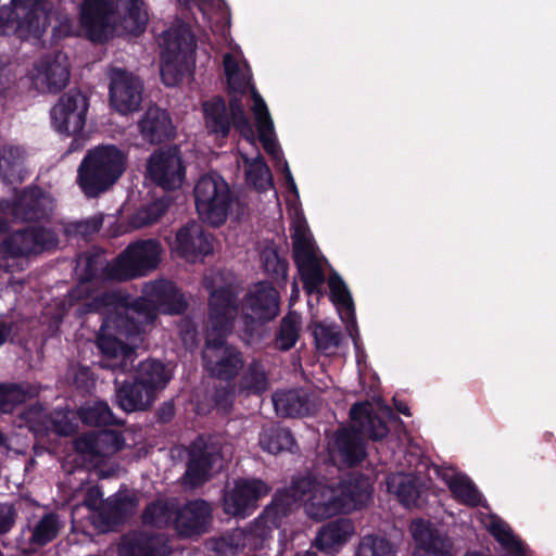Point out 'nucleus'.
Here are the masks:
<instances>
[{"instance_id": "1", "label": "nucleus", "mask_w": 556, "mask_h": 556, "mask_svg": "<svg viewBox=\"0 0 556 556\" xmlns=\"http://www.w3.org/2000/svg\"><path fill=\"white\" fill-rule=\"evenodd\" d=\"M185 309L184 294L166 280L146 283L143 296L131 304L119 292L103 293L90 304V311L104 315L98 337L99 349L110 358L122 356L124 362L131 358L140 332L155 320L157 312L180 314Z\"/></svg>"}, {"instance_id": "2", "label": "nucleus", "mask_w": 556, "mask_h": 556, "mask_svg": "<svg viewBox=\"0 0 556 556\" xmlns=\"http://www.w3.org/2000/svg\"><path fill=\"white\" fill-rule=\"evenodd\" d=\"M223 281L224 275L222 273H215L211 277L204 278L205 287L210 290L211 296L203 362L211 376L228 380L233 378L242 368L243 361L233 346L225 344L223 341L237 315L233 289L231 286L220 287Z\"/></svg>"}, {"instance_id": "3", "label": "nucleus", "mask_w": 556, "mask_h": 556, "mask_svg": "<svg viewBox=\"0 0 556 556\" xmlns=\"http://www.w3.org/2000/svg\"><path fill=\"white\" fill-rule=\"evenodd\" d=\"M80 24L92 41H105L124 34L144 31L149 14L141 0H84L79 8Z\"/></svg>"}, {"instance_id": "4", "label": "nucleus", "mask_w": 556, "mask_h": 556, "mask_svg": "<svg viewBox=\"0 0 556 556\" xmlns=\"http://www.w3.org/2000/svg\"><path fill=\"white\" fill-rule=\"evenodd\" d=\"M224 70L231 90L245 92L248 89H251L253 100L251 111L255 119L258 139L265 151L274 160L280 161L282 153L276 139L274 122L264 99L251 84V70L239 49L225 54Z\"/></svg>"}, {"instance_id": "5", "label": "nucleus", "mask_w": 556, "mask_h": 556, "mask_svg": "<svg viewBox=\"0 0 556 556\" xmlns=\"http://www.w3.org/2000/svg\"><path fill=\"white\" fill-rule=\"evenodd\" d=\"M127 167V155L113 144H100L87 151L77 168L76 181L84 194L96 198L110 190Z\"/></svg>"}, {"instance_id": "6", "label": "nucleus", "mask_w": 556, "mask_h": 556, "mask_svg": "<svg viewBox=\"0 0 556 556\" xmlns=\"http://www.w3.org/2000/svg\"><path fill=\"white\" fill-rule=\"evenodd\" d=\"M172 376V370L161 362H141L136 369L134 382L117 390L118 406L128 413L147 409L153 404L157 393L166 388Z\"/></svg>"}, {"instance_id": "7", "label": "nucleus", "mask_w": 556, "mask_h": 556, "mask_svg": "<svg viewBox=\"0 0 556 556\" xmlns=\"http://www.w3.org/2000/svg\"><path fill=\"white\" fill-rule=\"evenodd\" d=\"M292 227L294 262L304 289L307 293H317L325 282L328 262L316 247L305 220L296 218Z\"/></svg>"}, {"instance_id": "8", "label": "nucleus", "mask_w": 556, "mask_h": 556, "mask_svg": "<svg viewBox=\"0 0 556 556\" xmlns=\"http://www.w3.org/2000/svg\"><path fill=\"white\" fill-rule=\"evenodd\" d=\"M371 401L364 399L350 407V469L367 457L365 439L381 441L390 432L387 422L375 412Z\"/></svg>"}, {"instance_id": "9", "label": "nucleus", "mask_w": 556, "mask_h": 556, "mask_svg": "<svg viewBox=\"0 0 556 556\" xmlns=\"http://www.w3.org/2000/svg\"><path fill=\"white\" fill-rule=\"evenodd\" d=\"M161 76L166 86H176L194 63V38L186 27L163 33L161 41Z\"/></svg>"}, {"instance_id": "10", "label": "nucleus", "mask_w": 556, "mask_h": 556, "mask_svg": "<svg viewBox=\"0 0 556 556\" xmlns=\"http://www.w3.org/2000/svg\"><path fill=\"white\" fill-rule=\"evenodd\" d=\"M296 482L300 502H303L305 514L316 521L341 514L348 502V485L343 482L327 485L311 479Z\"/></svg>"}, {"instance_id": "11", "label": "nucleus", "mask_w": 556, "mask_h": 556, "mask_svg": "<svg viewBox=\"0 0 556 556\" xmlns=\"http://www.w3.org/2000/svg\"><path fill=\"white\" fill-rule=\"evenodd\" d=\"M194 199L200 218L212 226L226 222L233 203L229 185L215 173L204 175L198 180Z\"/></svg>"}, {"instance_id": "12", "label": "nucleus", "mask_w": 556, "mask_h": 556, "mask_svg": "<svg viewBox=\"0 0 556 556\" xmlns=\"http://www.w3.org/2000/svg\"><path fill=\"white\" fill-rule=\"evenodd\" d=\"M13 9L0 10V35L39 38L48 26L46 0H12Z\"/></svg>"}, {"instance_id": "13", "label": "nucleus", "mask_w": 556, "mask_h": 556, "mask_svg": "<svg viewBox=\"0 0 556 556\" xmlns=\"http://www.w3.org/2000/svg\"><path fill=\"white\" fill-rule=\"evenodd\" d=\"M162 248L157 240L137 241L106 266V277L114 280H129L146 276L155 269L161 261Z\"/></svg>"}, {"instance_id": "14", "label": "nucleus", "mask_w": 556, "mask_h": 556, "mask_svg": "<svg viewBox=\"0 0 556 556\" xmlns=\"http://www.w3.org/2000/svg\"><path fill=\"white\" fill-rule=\"evenodd\" d=\"M89 101L79 91H70L62 96L58 103L51 109V123L53 129L65 137L73 136L70 151L81 148L85 138L81 131L86 125Z\"/></svg>"}, {"instance_id": "15", "label": "nucleus", "mask_w": 556, "mask_h": 556, "mask_svg": "<svg viewBox=\"0 0 556 556\" xmlns=\"http://www.w3.org/2000/svg\"><path fill=\"white\" fill-rule=\"evenodd\" d=\"M189 464L184 475V484L197 488L205 483L210 477L220 470L224 463L231 456L229 448H224L215 443H204L202 440L194 442L189 452Z\"/></svg>"}, {"instance_id": "16", "label": "nucleus", "mask_w": 556, "mask_h": 556, "mask_svg": "<svg viewBox=\"0 0 556 556\" xmlns=\"http://www.w3.org/2000/svg\"><path fill=\"white\" fill-rule=\"evenodd\" d=\"M27 77L33 88L42 93H56L70 83L71 64L64 52H54L37 60Z\"/></svg>"}, {"instance_id": "17", "label": "nucleus", "mask_w": 556, "mask_h": 556, "mask_svg": "<svg viewBox=\"0 0 556 556\" xmlns=\"http://www.w3.org/2000/svg\"><path fill=\"white\" fill-rule=\"evenodd\" d=\"M271 486L257 478H241L233 482L223 498L225 514L245 517L256 509L260 500L266 497Z\"/></svg>"}, {"instance_id": "18", "label": "nucleus", "mask_w": 556, "mask_h": 556, "mask_svg": "<svg viewBox=\"0 0 556 556\" xmlns=\"http://www.w3.org/2000/svg\"><path fill=\"white\" fill-rule=\"evenodd\" d=\"M58 244L55 233L43 227H29L14 231L0 245L2 258L27 257L39 254Z\"/></svg>"}, {"instance_id": "19", "label": "nucleus", "mask_w": 556, "mask_h": 556, "mask_svg": "<svg viewBox=\"0 0 556 556\" xmlns=\"http://www.w3.org/2000/svg\"><path fill=\"white\" fill-rule=\"evenodd\" d=\"M170 248L185 261L197 263L213 253V237L200 223L190 222L177 230Z\"/></svg>"}, {"instance_id": "20", "label": "nucleus", "mask_w": 556, "mask_h": 556, "mask_svg": "<svg viewBox=\"0 0 556 556\" xmlns=\"http://www.w3.org/2000/svg\"><path fill=\"white\" fill-rule=\"evenodd\" d=\"M124 445L122 434L114 430L87 433L74 441L75 451L94 467L115 455Z\"/></svg>"}, {"instance_id": "21", "label": "nucleus", "mask_w": 556, "mask_h": 556, "mask_svg": "<svg viewBox=\"0 0 556 556\" xmlns=\"http://www.w3.org/2000/svg\"><path fill=\"white\" fill-rule=\"evenodd\" d=\"M148 177L166 190L179 188L185 179V167L176 148L154 152L147 165Z\"/></svg>"}, {"instance_id": "22", "label": "nucleus", "mask_w": 556, "mask_h": 556, "mask_svg": "<svg viewBox=\"0 0 556 556\" xmlns=\"http://www.w3.org/2000/svg\"><path fill=\"white\" fill-rule=\"evenodd\" d=\"M350 339L355 351V361L358 375V386L350 393L364 395V399L376 400L379 397V378L372 368L367 364V354L365 352L359 330L357 327L355 306L350 295Z\"/></svg>"}, {"instance_id": "23", "label": "nucleus", "mask_w": 556, "mask_h": 556, "mask_svg": "<svg viewBox=\"0 0 556 556\" xmlns=\"http://www.w3.org/2000/svg\"><path fill=\"white\" fill-rule=\"evenodd\" d=\"M110 102L121 114L139 109L142 100V83L134 74L121 68L110 72Z\"/></svg>"}, {"instance_id": "24", "label": "nucleus", "mask_w": 556, "mask_h": 556, "mask_svg": "<svg viewBox=\"0 0 556 556\" xmlns=\"http://www.w3.org/2000/svg\"><path fill=\"white\" fill-rule=\"evenodd\" d=\"M242 311L245 317L267 321L278 316L280 302L278 291L268 282L254 285L244 299Z\"/></svg>"}, {"instance_id": "25", "label": "nucleus", "mask_w": 556, "mask_h": 556, "mask_svg": "<svg viewBox=\"0 0 556 556\" xmlns=\"http://www.w3.org/2000/svg\"><path fill=\"white\" fill-rule=\"evenodd\" d=\"M268 389V380L263 366L257 363H251L242 375L238 389H220L215 392V404L218 409L227 413L231 406L236 393L250 395L260 394Z\"/></svg>"}, {"instance_id": "26", "label": "nucleus", "mask_w": 556, "mask_h": 556, "mask_svg": "<svg viewBox=\"0 0 556 556\" xmlns=\"http://www.w3.org/2000/svg\"><path fill=\"white\" fill-rule=\"evenodd\" d=\"M211 519L210 504L202 500H195L175 510L174 525L180 535L192 536L203 533Z\"/></svg>"}, {"instance_id": "27", "label": "nucleus", "mask_w": 556, "mask_h": 556, "mask_svg": "<svg viewBox=\"0 0 556 556\" xmlns=\"http://www.w3.org/2000/svg\"><path fill=\"white\" fill-rule=\"evenodd\" d=\"M52 211V199L38 188L24 190L12 203L11 213L21 222L46 218Z\"/></svg>"}, {"instance_id": "28", "label": "nucleus", "mask_w": 556, "mask_h": 556, "mask_svg": "<svg viewBox=\"0 0 556 556\" xmlns=\"http://www.w3.org/2000/svg\"><path fill=\"white\" fill-rule=\"evenodd\" d=\"M413 538L418 547L434 556H452L453 544L429 521L416 520L412 526Z\"/></svg>"}, {"instance_id": "29", "label": "nucleus", "mask_w": 556, "mask_h": 556, "mask_svg": "<svg viewBox=\"0 0 556 556\" xmlns=\"http://www.w3.org/2000/svg\"><path fill=\"white\" fill-rule=\"evenodd\" d=\"M106 506L105 520H102L101 513L94 514L92 518V525L100 532L112 530L124 516L132 513L138 506V497L132 492H118L112 500L106 501Z\"/></svg>"}, {"instance_id": "30", "label": "nucleus", "mask_w": 556, "mask_h": 556, "mask_svg": "<svg viewBox=\"0 0 556 556\" xmlns=\"http://www.w3.org/2000/svg\"><path fill=\"white\" fill-rule=\"evenodd\" d=\"M167 553L163 538L142 532L126 534L118 546L119 556H165Z\"/></svg>"}, {"instance_id": "31", "label": "nucleus", "mask_w": 556, "mask_h": 556, "mask_svg": "<svg viewBox=\"0 0 556 556\" xmlns=\"http://www.w3.org/2000/svg\"><path fill=\"white\" fill-rule=\"evenodd\" d=\"M139 129L142 138L156 143L172 135L173 127L168 114L156 106L149 108L139 122Z\"/></svg>"}, {"instance_id": "32", "label": "nucleus", "mask_w": 556, "mask_h": 556, "mask_svg": "<svg viewBox=\"0 0 556 556\" xmlns=\"http://www.w3.org/2000/svg\"><path fill=\"white\" fill-rule=\"evenodd\" d=\"M299 502V492L294 481L288 489L275 494L270 504L262 513L263 518H267L276 528H279L298 507Z\"/></svg>"}, {"instance_id": "33", "label": "nucleus", "mask_w": 556, "mask_h": 556, "mask_svg": "<svg viewBox=\"0 0 556 556\" xmlns=\"http://www.w3.org/2000/svg\"><path fill=\"white\" fill-rule=\"evenodd\" d=\"M388 490L393 492L399 502L406 508L419 507L421 495L418 479L409 475H395L388 480Z\"/></svg>"}, {"instance_id": "34", "label": "nucleus", "mask_w": 556, "mask_h": 556, "mask_svg": "<svg viewBox=\"0 0 556 556\" xmlns=\"http://www.w3.org/2000/svg\"><path fill=\"white\" fill-rule=\"evenodd\" d=\"M203 114L206 128L216 136L225 138L230 129V121L226 114L223 99L214 98L203 103Z\"/></svg>"}, {"instance_id": "35", "label": "nucleus", "mask_w": 556, "mask_h": 556, "mask_svg": "<svg viewBox=\"0 0 556 556\" xmlns=\"http://www.w3.org/2000/svg\"><path fill=\"white\" fill-rule=\"evenodd\" d=\"M372 494L371 479L350 470V511L368 507L372 502Z\"/></svg>"}, {"instance_id": "36", "label": "nucleus", "mask_w": 556, "mask_h": 556, "mask_svg": "<svg viewBox=\"0 0 556 556\" xmlns=\"http://www.w3.org/2000/svg\"><path fill=\"white\" fill-rule=\"evenodd\" d=\"M260 445L270 454H278L292 451L295 446V440L288 429L273 426L263 430L260 437Z\"/></svg>"}, {"instance_id": "37", "label": "nucleus", "mask_w": 556, "mask_h": 556, "mask_svg": "<svg viewBox=\"0 0 556 556\" xmlns=\"http://www.w3.org/2000/svg\"><path fill=\"white\" fill-rule=\"evenodd\" d=\"M250 548L249 534L245 529H235L211 542V548L217 556H236L244 548Z\"/></svg>"}, {"instance_id": "38", "label": "nucleus", "mask_w": 556, "mask_h": 556, "mask_svg": "<svg viewBox=\"0 0 556 556\" xmlns=\"http://www.w3.org/2000/svg\"><path fill=\"white\" fill-rule=\"evenodd\" d=\"M245 167V177L249 185L262 191L273 186L271 174L264 160L257 153L255 157H248L241 153Z\"/></svg>"}, {"instance_id": "39", "label": "nucleus", "mask_w": 556, "mask_h": 556, "mask_svg": "<svg viewBox=\"0 0 556 556\" xmlns=\"http://www.w3.org/2000/svg\"><path fill=\"white\" fill-rule=\"evenodd\" d=\"M447 486L454 498L470 507L481 503V493L475 483L466 476H454L447 481Z\"/></svg>"}, {"instance_id": "40", "label": "nucleus", "mask_w": 556, "mask_h": 556, "mask_svg": "<svg viewBox=\"0 0 556 556\" xmlns=\"http://www.w3.org/2000/svg\"><path fill=\"white\" fill-rule=\"evenodd\" d=\"M273 403L277 414L283 417L303 416L308 413L305 402L293 390L275 392Z\"/></svg>"}, {"instance_id": "41", "label": "nucleus", "mask_w": 556, "mask_h": 556, "mask_svg": "<svg viewBox=\"0 0 556 556\" xmlns=\"http://www.w3.org/2000/svg\"><path fill=\"white\" fill-rule=\"evenodd\" d=\"M346 523L343 520L325 526L315 539V545L323 552L330 553L343 544L346 536Z\"/></svg>"}, {"instance_id": "42", "label": "nucleus", "mask_w": 556, "mask_h": 556, "mask_svg": "<svg viewBox=\"0 0 556 556\" xmlns=\"http://www.w3.org/2000/svg\"><path fill=\"white\" fill-rule=\"evenodd\" d=\"M491 534L502 545L507 556H526L522 542L513 533L511 529L503 521L491 526Z\"/></svg>"}, {"instance_id": "43", "label": "nucleus", "mask_w": 556, "mask_h": 556, "mask_svg": "<svg viewBox=\"0 0 556 556\" xmlns=\"http://www.w3.org/2000/svg\"><path fill=\"white\" fill-rule=\"evenodd\" d=\"M176 510V505L173 501L159 500L148 506L143 513V523L152 527H164L173 517Z\"/></svg>"}, {"instance_id": "44", "label": "nucleus", "mask_w": 556, "mask_h": 556, "mask_svg": "<svg viewBox=\"0 0 556 556\" xmlns=\"http://www.w3.org/2000/svg\"><path fill=\"white\" fill-rule=\"evenodd\" d=\"M355 556H396V552L386 538L366 535L361 540Z\"/></svg>"}, {"instance_id": "45", "label": "nucleus", "mask_w": 556, "mask_h": 556, "mask_svg": "<svg viewBox=\"0 0 556 556\" xmlns=\"http://www.w3.org/2000/svg\"><path fill=\"white\" fill-rule=\"evenodd\" d=\"M79 416L84 424L89 426H102L113 422V414L105 402L87 403L79 409Z\"/></svg>"}, {"instance_id": "46", "label": "nucleus", "mask_w": 556, "mask_h": 556, "mask_svg": "<svg viewBox=\"0 0 556 556\" xmlns=\"http://www.w3.org/2000/svg\"><path fill=\"white\" fill-rule=\"evenodd\" d=\"M313 334L317 349L324 352H328L337 348L342 339L339 327L334 324H328L325 321L315 324Z\"/></svg>"}, {"instance_id": "47", "label": "nucleus", "mask_w": 556, "mask_h": 556, "mask_svg": "<svg viewBox=\"0 0 556 556\" xmlns=\"http://www.w3.org/2000/svg\"><path fill=\"white\" fill-rule=\"evenodd\" d=\"M328 454L330 460L339 468L348 466V429L341 428L328 439Z\"/></svg>"}, {"instance_id": "48", "label": "nucleus", "mask_w": 556, "mask_h": 556, "mask_svg": "<svg viewBox=\"0 0 556 556\" xmlns=\"http://www.w3.org/2000/svg\"><path fill=\"white\" fill-rule=\"evenodd\" d=\"M329 298L336 306L340 317L348 316V291L344 280L337 274L328 276Z\"/></svg>"}, {"instance_id": "49", "label": "nucleus", "mask_w": 556, "mask_h": 556, "mask_svg": "<svg viewBox=\"0 0 556 556\" xmlns=\"http://www.w3.org/2000/svg\"><path fill=\"white\" fill-rule=\"evenodd\" d=\"M166 204L164 201H155L147 206L139 208L130 218V225L135 228H142L159 220L165 213Z\"/></svg>"}, {"instance_id": "50", "label": "nucleus", "mask_w": 556, "mask_h": 556, "mask_svg": "<svg viewBox=\"0 0 556 556\" xmlns=\"http://www.w3.org/2000/svg\"><path fill=\"white\" fill-rule=\"evenodd\" d=\"M274 529H277L267 518H263L261 514L250 526L245 529L249 534L250 548H261L266 539H268Z\"/></svg>"}, {"instance_id": "51", "label": "nucleus", "mask_w": 556, "mask_h": 556, "mask_svg": "<svg viewBox=\"0 0 556 556\" xmlns=\"http://www.w3.org/2000/svg\"><path fill=\"white\" fill-rule=\"evenodd\" d=\"M49 417L50 415H48L40 405L30 406L22 414V418L25 420L28 428L36 434L49 433Z\"/></svg>"}, {"instance_id": "52", "label": "nucleus", "mask_w": 556, "mask_h": 556, "mask_svg": "<svg viewBox=\"0 0 556 556\" xmlns=\"http://www.w3.org/2000/svg\"><path fill=\"white\" fill-rule=\"evenodd\" d=\"M59 529L60 523L56 517L52 514L46 515L35 527L31 540L43 545L56 536Z\"/></svg>"}, {"instance_id": "53", "label": "nucleus", "mask_w": 556, "mask_h": 556, "mask_svg": "<svg viewBox=\"0 0 556 556\" xmlns=\"http://www.w3.org/2000/svg\"><path fill=\"white\" fill-rule=\"evenodd\" d=\"M230 111L233 126L240 131L245 140L254 147L256 142L254 131L240 102L237 100L231 101Z\"/></svg>"}, {"instance_id": "54", "label": "nucleus", "mask_w": 556, "mask_h": 556, "mask_svg": "<svg viewBox=\"0 0 556 556\" xmlns=\"http://www.w3.org/2000/svg\"><path fill=\"white\" fill-rule=\"evenodd\" d=\"M299 337L298 320L294 316L285 317L281 321L277 344L281 350L291 349Z\"/></svg>"}, {"instance_id": "55", "label": "nucleus", "mask_w": 556, "mask_h": 556, "mask_svg": "<svg viewBox=\"0 0 556 556\" xmlns=\"http://www.w3.org/2000/svg\"><path fill=\"white\" fill-rule=\"evenodd\" d=\"M26 392L20 386H0V413H9L13 407L24 402Z\"/></svg>"}, {"instance_id": "56", "label": "nucleus", "mask_w": 556, "mask_h": 556, "mask_svg": "<svg viewBox=\"0 0 556 556\" xmlns=\"http://www.w3.org/2000/svg\"><path fill=\"white\" fill-rule=\"evenodd\" d=\"M48 425L50 426L49 432L62 437L71 435L76 430V426L71 420L68 414L64 412H55L53 415H50Z\"/></svg>"}, {"instance_id": "57", "label": "nucleus", "mask_w": 556, "mask_h": 556, "mask_svg": "<svg viewBox=\"0 0 556 556\" xmlns=\"http://www.w3.org/2000/svg\"><path fill=\"white\" fill-rule=\"evenodd\" d=\"M261 260L264 266V269L271 275L286 277L287 275V264L282 261L277 252L273 249H266L261 254Z\"/></svg>"}, {"instance_id": "58", "label": "nucleus", "mask_w": 556, "mask_h": 556, "mask_svg": "<svg viewBox=\"0 0 556 556\" xmlns=\"http://www.w3.org/2000/svg\"><path fill=\"white\" fill-rule=\"evenodd\" d=\"M84 505L91 510L90 520L92 521L93 515L97 513L102 514V520H105L106 502L102 501V492L99 488H89L84 498Z\"/></svg>"}, {"instance_id": "59", "label": "nucleus", "mask_w": 556, "mask_h": 556, "mask_svg": "<svg viewBox=\"0 0 556 556\" xmlns=\"http://www.w3.org/2000/svg\"><path fill=\"white\" fill-rule=\"evenodd\" d=\"M16 517V510L11 504H0V534L9 532Z\"/></svg>"}, {"instance_id": "60", "label": "nucleus", "mask_w": 556, "mask_h": 556, "mask_svg": "<svg viewBox=\"0 0 556 556\" xmlns=\"http://www.w3.org/2000/svg\"><path fill=\"white\" fill-rule=\"evenodd\" d=\"M100 226L101 220L99 219L84 220L76 224V231L86 235L99 230Z\"/></svg>"}, {"instance_id": "61", "label": "nucleus", "mask_w": 556, "mask_h": 556, "mask_svg": "<svg viewBox=\"0 0 556 556\" xmlns=\"http://www.w3.org/2000/svg\"><path fill=\"white\" fill-rule=\"evenodd\" d=\"M394 408L404 416H412L410 408L405 401L393 399Z\"/></svg>"}, {"instance_id": "62", "label": "nucleus", "mask_w": 556, "mask_h": 556, "mask_svg": "<svg viewBox=\"0 0 556 556\" xmlns=\"http://www.w3.org/2000/svg\"><path fill=\"white\" fill-rule=\"evenodd\" d=\"M181 338L185 344L193 345L195 343V331L193 329H188L186 332H181Z\"/></svg>"}, {"instance_id": "63", "label": "nucleus", "mask_w": 556, "mask_h": 556, "mask_svg": "<svg viewBox=\"0 0 556 556\" xmlns=\"http://www.w3.org/2000/svg\"><path fill=\"white\" fill-rule=\"evenodd\" d=\"M10 333L11 328L4 323H0V346L7 341Z\"/></svg>"}, {"instance_id": "64", "label": "nucleus", "mask_w": 556, "mask_h": 556, "mask_svg": "<svg viewBox=\"0 0 556 556\" xmlns=\"http://www.w3.org/2000/svg\"><path fill=\"white\" fill-rule=\"evenodd\" d=\"M285 172H286L287 180L290 182V185L292 186V188H294V187H295V186H294V180H293V178H292V176H291V173H290V170H289V167H288L287 163H285Z\"/></svg>"}]
</instances>
